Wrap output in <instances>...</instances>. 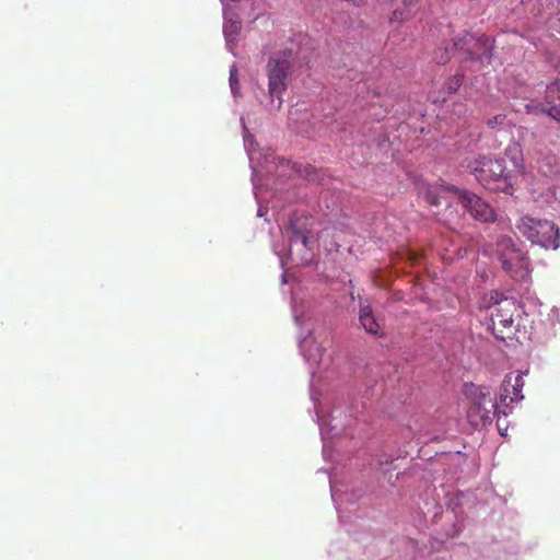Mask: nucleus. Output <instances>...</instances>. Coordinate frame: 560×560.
Segmentation results:
<instances>
[{"mask_svg": "<svg viewBox=\"0 0 560 560\" xmlns=\"http://www.w3.org/2000/svg\"><path fill=\"white\" fill-rule=\"evenodd\" d=\"M467 168L487 190L513 195V175L506 168L503 159H497L492 155H480L470 161L467 164Z\"/></svg>", "mask_w": 560, "mask_h": 560, "instance_id": "obj_1", "label": "nucleus"}, {"mask_svg": "<svg viewBox=\"0 0 560 560\" xmlns=\"http://www.w3.org/2000/svg\"><path fill=\"white\" fill-rule=\"evenodd\" d=\"M295 56L292 49H283L272 54L266 66V74L268 77V92L271 98L278 100L276 106L280 109L282 105V94L289 85V77L293 69Z\"/></svg>", "mask_w": 560, "mask_h": 560, "instance_id": "obj_2", "label": "nucleus"}, {"mask_svg": "<svg viewBox=\"0 0 560 560\" xmlns=\"http://www.w3.org/2000/svg\"><path fill=\"white\" fill-rule=\"evenodd\" d=\"M492 300L493 303L489 307L493 335L497 339H511L516 331L515 319L520 316L518 304L515 299L503 296L498 292L491 294Z\"/></svg>", "mask_w": 560, "mask_h": 560, "instance_id": "obj_3", "label": "nucleus"}, {"mask_svg": "<svg viewBox=\"0 0 560 560\" xmlns=\"http://www.w3.org/2000/svg\"><path fill=\"white\" fill-rule=\"evenodd\" d=\"M515 228L522 236L544 248L557 249L560 245L559 228L547 219L522 215Z\"/></svg>", "mask_w": 560, "mask_h": 560, "instance_id": "obj_4", "label": "nucleus"}, {"mask_svg": "<svg viewBox=\"0 0 560 560\" xmlns=\"http://www.w3.org/2000/svg\"><path fill=\"white\" fill-rule=\"evenodd\" d=\"M497 253L502 268L514 279L523 280L528 275V258L511 238H501Z\"/></svg>", "mask_w": 560, "mask_h": 560, "instance_id": "obj_5", "label": "nucleus"}, {"mask_svg": "<svg viewBox=\"0 0 560 560\" xmlns=\"http://www.w3.org/2000/svg\"><path fill=\"white\" fill-rule=\"evenodd\" d=\"M454 46L463 60H479L491 50L492 43L489 37L465 32L454 38Z\"/></svg>", "mask_w": 560, "mask_h": 560, "instance_id": "obj_6", "label": "nucleus"}, {"mask_svg": "<svg viewBox=\"0 0 560 560\" xmlns=\"http://www.w3.org/2000/svg\"><path fill=\"white\" fill-rule=\"evenodd\" d=\"M458 194L463 207L478 221L493 222L494 210L480 197L467 190L454 189Z\"/></svg>", "mask_w": 560, "mask_h": 560, "instance_id": "obj_7", "label": "nucleus"}, {"mask_svg": "<svg viewBox=\"0 0 560 560\" xmlns=\"http://www.w3.org/2000/svg\"><path fill=\"white\" fill-rule=\"evenodd\" d=\"M523 387L524 380L522 372L506 374L502 383L500 394L501 402H503L505 406H509L511 402L523 399Z\"/></svg>", "mask_w": 560, "mask_h": 560, "instance_id": "obj_8", "label": "nucleus"}, {"mask_svg": "<svg viewBox=\"0 0 560 560\" xmlns=\"http://www.w3.org/2000/svg\"><path fill=\"white\" fill-rule=\"evenodd\" d=\"M498 413V405L494 408L486 407V404L470 402L467 410V418L474 427L485 425L492 421V417Z\"/></svg>", "mask_w": 560, "mask_h": 560, "instance_id": "obj_9", "label": "nucleus"}, {"mask_svg": "<svg viewBox=\"0 0 560 560\" xmlns=\"http://www.w3.org/2000/svg\"><path fill=\"white\" fill-rule=\"evenodd\" d=\"M545 105L548 114L560 121V79L547 86Z\"/></svg>", "mask_w": 560, "mask_h": 560, "instance_id": "obj_10", "label": "nucleus"}, {"mask_svg": "<svg viewBox=\"0 0 560 560\" xmlns=\"http://www.w3.org/2000/svg\"><path fill=\"white\" fill-rule=\"evenodd\" d=\"M465 394L470 399V402L486 404L488 408H494V404H497L491 389L487 386L466 385Z\"/></svg>", "mask_w": 560, "mask_h": 560, "instance_id": "obj_11", "label": "nucleus"}, {"mask_svg": "<svg viewBox=\"0 0 560 560\" xmlns=\"http://www.w3.org/2000/svg\"><path fill=\"white\" fill-rule=\"evenodd\" d=\"M359 320L368 334L378 337L383 335L381 325L376 320L372 307L369 304L360 306Z\"/></svg>", "mask_w": 560, "mask_h": 560, "instance_id": "obj_12", "label": "nucleus"}, {"mask_svg": "<svg viewBox=\"0 0 560 560\" xmlns=\"http://www.w3.org/2000/svg\"><path fill=\"white\" fill-rule=\"evenodd\" d=\"M537 170L544 176H555L560 173V164L553 153L540 154L537 159Z\"/></svg>", "mask_w": 560, "mask_h": 560, "instance_id": "obj_13", "label": "nucleus"}, {"mask_svg": "<svg viewBox=\"0 0 560 560\" xmlns=\"http://www.w3.org/2000/svg\"><path fill=\"white\" fill-rule=\"evenodd\" d=\"M443 189L453 190L456 189L453 186H441L440 188L438 186L432 185H421L419 187V192L424 197V199L431 205V206H439L440 205V191Z\"/></svg>", "mask_w": 560, "mask_h": 560, "instance_id": "obj_14", "label": "nucleus"}, {"mask_svg": "<svg viewBox=\"0 0 560 560\" xmlns=\"http://www.w3.org/2000/svg\"><path fill=\"white\" fill-rule=\"evenodd\" d=\"M456 51L454 46V39L452 42H443L433 52V60L438 65H445L452 57V54Z\"/></svg>", "mask_w": 560, "mask_h": 560, "instance_id": "obj_15", "label": "nucleus"}, {"mask_svg": "<svg viewBox=\"0 0 560 560\" xmlns=\"http://www.w3.org/2000/svg\"><path fill=\"white\" fill-rule=\"evenodd\" d=\"M242 28L241 21L238 19L236 20H229L224 26H223V33L229 43L236 40V37L238 36Z\"/></svg>", "mask_w": 560, "mask_h": 560, "instance_id": "obj_16", "label": "nucleus"}, {"mask_svg": "<svg viewBox=\"0 0 560 560\" xmlns=\"http://www.w3.org/2000/svg\"><path fill=\"white\" fill-rule=\"evenodd\" d=\"M463 83V75L456 74L445 83V89L448 93H455Z\"/></svg>", "mask_w": 560, "mask_h": 560, "instance_id": "obj_17", "label": "nucleus"}, {"mask_svg": "<svg viewBox=\"0 0 560 560\" xmlns=\"http://www.w3.org/2000/svg\"><path fill=\"white\" fill-rule=\"evenodd\" d=\"M505 115L499 114L493 116L492 118L488 119L487 125L489 128L494 129L498 126H502L505 121Z\"/></svg>", "mask_w": 560, "mask_h": 560, "instance_id": "obj_18", "label": "nucleus"}, {"mask_svg": "<svg viewBox=\"0 0 560 560\" xmlns=\"http://www.w3.org/2000/svg\"><path fill=\"white\" fill-rule=\"evenodd\" d=\"M410 18V14L409 13H405V11H401V10H395L392 15H390V22H397V23H400L402 22L404 20H407Z\"/></svg>", "mask_w": 560, "mask_h": 560, "instance_id": "obj_19", "label": "nucleus"}, {"mask_svg": "<svg viewBox=\"0 0 560 560\" xmlns=\"http://www.w3.org/2000/svg\"><path fill=\"white\" fill-rule=\"evenodd\" d=\"M325 352V349L322 346H316V349L314 351H308L307 355L310 359H320L323 353Z\"/></svg>", "mask_w": 560, "mask_h": 560, "instance_id": "obj_20", "label": "nucleus"}, {"mask_svg": "<svg viewBox=\"0 0 560 560\" xmlns=\"http://www.w3.org/2000/svg\"><path fill=\"white\" fill-rule=\"evenodd\" d=\"M506 153H508V154H511V153H515V154H516V153H521V145H520V143L514 142V143L510 144V145L508 147V149H506Z\"/></svg>", "mask_w": 560, "mask_h": 560, "instance_id": "obj_21", "label": "nucleus"}, {"mask_svg": "<svg viewBox=\"0 0 560 560\" xmlns=\"http://www.w3.org/2000/svg\"><path fill=\"white\" fill-rule=\"evenodd\" d=\"M235 73H236V69H232L231 75H230V82H231V89L233 92L235 91L236 85H237V80L235 78Z\"/></svg>", "mask_w": 560, "mask_h": 560, "instance_id": "obj_22", "label": "nucleus"}, {"mask_svg": "<svg viewBox=\"0 0 560 560\" xmlns=\"http://www.w3.org/2000/svg\"><path fill=\"white\" fill-rule=\"evenodd\" d=\"M560 3V0H558ZM552 27L560 33V11L557 14L556 20L553 21Z\"/></svg>", "mask_w": 560, "mask_h": 560, "instance_id": "obj_23", "label": "nucleus"}, {"mask_svg": "<svg viewBox=\"0 0 560 560\" xmlns=\"http://www.w3.org/2000/svg\"><path fill=\"white\" fill-rule=\"evenodd\" d=\"M311 341H313V339H312L311 337H310V338H305V339L302 341V343H301V349H302V351H304V352L306 351V347H307V345H308Z\"/></svg>", "mask_w": 560, "mask_h": 560, "instance_id": "obj_24", "label": "nucleus"}, {"mask_svg": "<svg viewBox=\"0 0 560 560\" xmlns=\"http://www.w3.org/2000/svg\"><path fill=\"white\" fill-rule=\"evenodd\" d=\"M417 2H418V0H404V4H405L406 7H411V5H413L415 3H417Z\"/></svg>", "mask_w": 560, "mask_h": 560, "instance_id": "obj_25", "label": "nucleus"}]
</instances>
